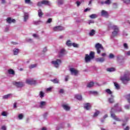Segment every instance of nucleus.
I'll return each instance as SVG.
<instances>
[{
	"mask_svg": "<svg viewBox=\"0 0 130 130\" xmlns=\"http://www.w3.org/2000/svg\"><path fill=\"white\" fill-rule=\"evenodd\" d=\"M54 84H58L59 80L57 78L51 80Z\"/></svg>",
	"mask_w": 130,
	"mask_h": 130,
	"instance_id": "33",
	"label": "nucleus"
},
{
	"mask_svg": "<svg viewBox=\"0 0 130 130\" xmlns=\"http://www.w3.org/2000/svg\"><path fill=\"white\" fill-rule=\"evenodd\" d=\"M100 113V112H99V111H96L93 114V117H96L98 116Z\"/></svg>",
	"mask_w": 130,
	"mask_h": 130,
	"instance_id": "40",
	"label": "nucleus"
},
{
	"mask_svg": "<svg viewBox=\"0 0 130 130\" xmlns=\"http://www.w3.org/2000/svg\"><path fill=\"white\" fill-rule=\"evenodd\" d=\"M37 67V64H32L30 65L28 68L30 69V70H32V69H34Z\"/></svg>",
	"mask_w": 130,
	"mask_h": 130,
	"instance_id": "32",
	"label": "nucleus"
},
{
	"mask_svg": "<svg viewBox=\"0 0 130 130\" xmlns=\"http://www.w3.org/2000/svg\"><path fill=\"white\" fill-rule=\"evenodd\" d=\"M114 86H115L116 89L118 90L119 89V84H118V83H117L116 82H114Z\"/></svg>",
	"mask_w": 130,
	"mask_h": 130,
	"instance_id": "39",
	"label": "nucleus"
},
{
	"mask_svg": "<svg viewBox=\"0 0 130 130\" xmlns=\"http://www.w3.org/2000/svg\"><path fill=\"white\" fill-rule=\"evenodd\" d=\"M108 101H109V103H110V104L114 103V99L113 98H109Z\"/></svg>",
	"mask_w": 130,
	"mask_h": 130,
	"instance_id": "37",
	"label": "nucleus"
},
{
	"mask_svg": "<svg viewBox=\"0 0 130 130\" xmlns=\"http://www.w3.org/2000/svg\"><path fill=\"white\" fill-rule=\"evenodd\" d=\"M129 80V75L128 73H124L123 76L120 77V80L124 85L128 84Z\"/></svg>",
	"mask_w": 130,
	"mask_h": 130,
	"instance_id": "3",
	"label": "nucleus"
},
{
	"mask_svg": "<svg viewBox=\"0 0 130 130\" xmlns=\"http://www.w3.org/2000/svg\"><path fill=\"white\" fill-rule=\"evenodd\" d=\"M88 23L89 25H91V24H94V23H95V21H94V20H88Z\"/></svg>",
	"mask_w": 130,
	"mask_h": 130,
	"instance_id": "50",
	"label": "nucleus"
},
{
	"mask_svg": "<svg viewBox=\"0 0 130 130\" xmlns=\"http://www.w3.org/2000/svg\"><path fill=\"white\" fill-rule=\"evenodd\" d=\"M18 119H19V120H21L23 119L24 116L23 115V114H20L18 115Z\"/></svg>",
	"mask_w": 130,
	"mask_h": 130,
	"instance_id": "44",
	"label": "nucleus"
},
{
	"mask_svg": "<svg viewBox=\"0 0 130 130\" xmlns=\"http://www.w3.org/2000/svg\"><path fill=\"white\" fill-rule=\"evenodd\" d=\"M95 30L92 29L90 32H89V36H94L95 35Z\"/></svg>",
	"mask_w": 130,
	"mask_h": 130,
	"instance_id": "34",
	"label": "nucleus"
},
{
	"mask_svg": "<svg viewBox=\"0 0 130 130\" xmlns=\"http://www.w3.org/2000/svg\"><path fill=\"white\" fill-rule=\"evenodd\" d=\"M7 22L8 24H11V23H15L16 22V20L12 19L11 17H8L7 19Z\"/></svg>",
	"mask_w": 130,
	"mask_h": 130,
	"instance_id": "18",
	"label": "nucleus"
},
{
	"mask_svg": "<svg viewBox=\"0 0 130 130\" xmlns=\"http://www.w3.org/2000/svg\"><path fill=\"white\" fill-rule=\"evenodd\" d=\"M98 17V15L97 14H92L89 16V18L90 19H96V18Z\"/></svg>",
	"mask_w": 130,
	"mask_h": 130,
	"instance_id": "23",
	"label": "nucleus"
},
{
	"mask_svg": "<svg viewBox=\"0 0 130 130\" xmlns=\"http://www.w3.org/2000/svg\"><path fill=\"white\" fill-rule=\"evenodd\" d=\"M84 108L86 110H90L91 109V104L87 103L84 105Z\"/></svg>",
	"mask_w": 130,
	"mask_h": 130,
	"instance_id": "16",
	"label": "nucleus"
},
{
	"mask_svg": "<svg viewBox=\"0 0 130 130\" xmlns=\"http://www.w3.org/2000/svg\"><path fill=\"white\" fill-rule=\"evenodd\" d=\"M123 46L124 47V48L126 50L127 49H128V45H127V43H124L123 44Z\"/></svg>",
	"mask_w": 130,
	"mask_h": 130,
	"instance_id": "36",
	"label": "nucleus"
},
{
	"mask_svg": "<svg viewBox=\"0 0 130 130\" xmlns=\"http://www.w3.org/2000/svg\"><path fill=\"white\" fill-rule=\"evenodd\" d=\"M122 111L121 107H118V104H116L113 108H112L110 111L111 117L116 121H121V120L116 117L114 112H120Z\"/></svg>",
	"mask_w": 130,
	"mask_h": 130,
	"instance_id": "1",
	"label": "nucleus"
},
{
	"mask_svg": "<svg viewBox=\"0 0 130 130\" xmlns=\"http://www.w3.org/2000/svg\"><path fill=\"white\" fill-rule=\"evenodd\" d=\"M51 63L53 64L55 68H57L59 67V64L61 63V60L57 59L56 61H52Z\"/></svg>",
	"mask_w": 130,
	"mask_h": 130,
	"instance_id": "6",
	"label": "nucleus"
},
{
	"mask_svg": "<svg viewBox=\"0 0 130 130\" xmlns=\"http://www.w3.org/2000/svg\"><path fill=\"white\" fill-rule=\"evenodd\" d=\"M58 54L59 57H62V56H63L67 54V51H66V49H62L60 50Z\"/></svg>",
	"mask_w": 130,
	"mask_h": 130,
	"instance_id": "10",
	"label": "nucleus"
},
{
	"mask_svg": "<svg viewBox=\"0 0 130 130\" xmlns=\"http://www.w3.org/2000/svg\"><path fill=\"white\" fill-rule=\"evenodd\" d=\"M128 119H129V118L126 117H125L124 120H121V121H123V122H126L128 121Z\"/></svg>",
	"mask_w": 130,
	"mask_h": 130,
	"instance_id": "48",
	"label": "nucleus"
},
{
	"mask_svg": "<svg viewBox=\"0 0 130 130\" xmlns=\"http://www.w3.org/2000/svg\"><path fill=\"white\" fill-rule=\"evenodd\" d=\"M28 19H29V15H28V14H25L24 16V22H27Z\"/></svg>",
	"mask_w": 130,
	"mask_h": 130,
	"instance_id": "29",
	"label": "nucleus"
},
{
	"mask_svg": "<svg viewBox=\"0 0 130 130\" xmlns=\"http://www.w3.org/2000/svg\"><path fill=\"white\" fill-rule=\"evenodd\" d=\"M70 71L71 73V75H73L74 76H77L78 75V73H79V71L78 70H75V68H70Z\"/></svg>",
	"mask_w": 130,
	"mask_h": 130,
	"instance_id": "11",
	"label": "nucleus"
},
{
	"mask_svg": "<svg viewBox=\"0 0 130 130\" xmlns=\"http://www.w3.org/2000/svg\"><path fill=\"white\" fill-rule=\"evenodd\" d=\"M9 75H15V71L13 69L8 70Z\"/></svg>",
	"mask_w": 130,
	"mask_h": 130,
	"instance_id": "30",
	"label": "nucleus"
},
{
	"mask_svg": "<svg viewBox=\"0 0 130 130\" xmlns=\"http://www.w3.org/2000/svg\"><path fill=\"white\" fill-rule=\"evenodd\" d=\"M59 93H60V94H63L64 93V90L63 89H60L59 91Z\"/></svg>",
	"mask_w": 130,
	"mask_h": 130,
	"instance_id": "53",
	"label": "nucleus"
},
{
	"mask_svg": "<svg viewBox=\"0 0 130 130\" xmlns=\"http://www.w3.org/2000/svg\"><path fill=\"white\" fill-rule=\"evenodd\" d=\"M123 2L124 4H126L127 5L130 4V0H123Z\"/></svg>",
	"mask_w": 130,
	"mask_h": 130,
	"instance_id": "46",
	"label": "nucleus"
},
{
	"mask_svg": "<svg viewBox=\"0 0 130 130\" xmlns=\"http://www.w3.org/2000/svg\"><path fill=\"white\" fill-rule=\"evenodd\" d=\"M114 9H117V3H113V4Z\"/></svg>",
	"mask_w": 130,
	"mask_h": 130,
	"instance_id": "56",
	"label": "nucleus"
},
{
	"mask_svg": "<svg viewBox=\"0 0 130 130\" xmlns=\"http://www.w3.org/2000/svg\"><path fill=\"white\" fill-rule=\"evenodd\" d=\"M102 5H104L105 4L106 5H110L111 4V0H107L105 2H101Z\"/></svg>",
	"mask_w": 130,
	"mask_h": 130,
	"instance_id": "21",
	"label": "nucleus"
},
{
	"mask_svg": "<svg viewBox=\"0 0 130 130\" xmlns=\"http://www.w3.org/2000/svg\"><path fill=\"white\" fill-rule=\"evenodd\" d=\"M106 92L109 94V95H111L112 94V91L110 90V89H106Z\"/></svg>",
	"mask_w": 130,
	"mask_h": 130,
	"instance_id": "42",
	"label": "nucleus"
},
{
	"mask_svg": "<svg viewBox=\"0 0 130 130\" xmlns=\"http://www.w3.org/2000/svg\"><path fill=\"white\" fill-rule=\"evenodd\" d=\"M89 56L92 59L95 57V52L93 51H90L89 53Z\"/></svg>",
	"mask_w": 130,
	"mask_h": 130,
	"instance_id": "24",
	"label": "nucleus"
},
{
	"mask_svg": "<svg viewBox=\"0 0 130 130\" xmlns=\"http://www.w3.org/2000/svg\"><path fill=\"white\" fill-rule=\"evenodd\" d=\"M38 16L40 18H42V16H43V13H42L41 9L38 10Z\"/></svg>",
	"mask_w": 130,
	"mask_h": 130,
	"instance_id": "25",
	"label": "nucleus"
},
{
	"mask_svg": "<svg viewBox=\"0 0 130 130\" xmlns=\"http://www.w3.org/2000/svg\"><path fill=\"white\" fill-rule=\"evenodd\" d=\"M125 55H126L127 56H130V50L128 51H126L125 53Z\"/></svg>",
	"mask_w": 130,
	"mask_h": 130,
	"instance_id": "52",
	"label": "nucleus"
},
{
	"mask_svg": "<svg viewBox=\"0 0 130 130\" xmlns=\"http://www.w3.org/2000/svg\"><path fill=\"white\" fill-rule=\"evenodd\" d=\"M39 96L40 98H43V97H44V92H43L42 91H40Z\"/></svg>",
	"mask_w": 130,
	"mask_h": 130,
	"instance_id": "43",
	"label": "nucleus"
},
{
	"mask_svg": "<svg viewBox=\"0 0 130 130\" xmlns=\"http://www.w3.org/2000/svg\"><path fill=\"white\" fill-rule=\"evenodd\" d=\"M53 31H63L64 30V27L61 26H55L53 28Z\"/></svg>",
	"mask_w": 130,
	"mask_h": 130,
	"instance_id": "9",
	"label": "nucleus"
},
{
	"mask_svg": "<svg viewBox=\"0 0 130 130\" xmlns=\"http://www.w3.org/2000/svg\"><path fill=\"white\" fill-rule=\"evenodd\" d=\"M11 96H12V93H9L3 96V99H9Z\"/></svg>",
	"mask_w": 130,
	"mask_h": 130,
	"instance_id": "22",
	"label": "nucleus"
},
{
	"mask_svg": "<svg viewBox=\"0 0 130 130\" xmlns=\"http://www.w3.org/2000/svg\"><path fill=\"white\" fill-rule=\"evenodd\" d=\"M45 106H46V102L41 101L40 103V108L43 109L44 108H45Z\"/></svg>",
	"mask_w": 130,
	"mask_h": 130,
	"instance_id": "13",
	"label": "nucleus"
},
{
	"mask_svg": "<svg viewBox=\"0 0 130 130\" xmlns=\"http://www.w3.org/2000/svg\"><path fill=\"white\" fill-rule=\"evenodd\" d=\"M76 4L77 7H80V5H81V4H82V3L80 2V1H77L76 2Z\"/></svg>",
	"mask_w": 130,
	"mask_h": 130,
	"instance_id": "54",
	"label": "nucleus"
},
{
	"mask_svg": "<svg viewBox=\"0 0 130 130\" xmlns=\"http://www.w3.org/2000/svg\"><path fill=\"white\" fill-rule=\"evenodd\" d=\"M2 129L3 130H7V127L5 126H2Z\"/></svg>",
	"mask_w": 130,
	"mask_h": 130,
	"instance_id": "63",
	"label": "nucleus"
},
{
	"mask_svg": "<svg viewBox=\"0 0 130 130\" xmlns=\"http://www.w3.org/2000/svg\"><path fill=\"white\" fill-rule=\"evenodd\" d=\"M101 16L102 17H105V18H108L109 17V14H108V12L105 10H102L101 12Z\"/></svg>",
	"mask_w": 130,
	"mask_h": 130,
	"instance_id": "12",
	"label": "nucleus"
},
{
	"mask_svg": "<svg viewBox=\"0 0 130 130\" xmlns=\"http://www.w3.org/2000/svg\"><path fill=\"white\" fill-rule=\"evenodd\" d=\"M94 86V83L93 82H90L88 83L87 85V88H92Z\"/></svg>",
	"mask_w": 130,
	"mask_h": 130,
	"instance_id": "26",
	"label": "nucleus"
},
{
	"mask_svg": "<svg viewBox=\"0 0 130 130\" xmlns=\"http://www.w3.org/2000/svg\"><path fill=\"white\" fill-rule=\"evenodd\" d=\"M13 84L17 88H22V87H24V83L22 82L13 81Z\"/></svg>",
	"mask_w": 130,
	"mask_h": 130,
	"instance_id": "7",
	"label": "nucleus"
},
{
	"mask_svg": "<svg viewBox=\"0 0 130 130\" xmlns=\"http://www.w3.org/2000/svg\"><path fill=\"white\" fill-rule=\"evenodd\" d=\"M125 109H129V105H126L124 106Z\"/></svg>",
	"mask_w": 130,
	"mask_h": 130,
	"instance_id": "58",
	"label": "nucleus"
},
{
	"mask_svg": "<svg viewBox=\"0 0 130 130\" xmlns=\"http://www.w3.org/2000/svg\"><path fill=\"white\" fill-rule=\"evenodd\" d=\"M42 2H38L37 4V6H38V7H41L42 6Z\"/></svg>",
	"mask_w": 130,
	"mask_h": 130,
	"instance_id": "57",
	"label": "nucleus"
},
{
	"mask_svg": "<svg viewBox=\"0 0 130 130\" xmlns=\"http://www.w3.org/2000/svg\"><path fill=\"white\" fill-rule=\"evenodd\" d=\"M25 4H27V5H32V3L31 2V0H25Z\"/></svg>",
	"mask_w": 130,
	"mask_h": 130,
	"instance_id": "38",
	"label": "nucleus"
},
{
	"mask_svg": "<svg viewBox=\"0 0 130 130\" xmlns=\"http://www.w3.org/2000/svg\"><path fill=\"white\" fill-rule=\"evenodd\" d=\"M51 90H52V88L49 87V88H47L46 91H47V92H49V91H51Z\"/></svg>",
	"mask_w": 130,
	"mask_h": 130,
	"instance_id": "59",
	"label": "nucleus"
},
{
	"mask_svg": "<svg viewBox=\"0 0 130 130\" xmlns=\"http://www.w3.org/2000/svg\"><path fill=\"white\" fill-rule=\"evenodd\" d=\"M47 117V113H45L43 115V117L45 119Z\"/></svg>",
	"mask_w": 130,
	"mask_h": 130,
	"instance_id": "60",
	"label": "nucleus"
},
{
	"mask_svg": "<svg viewBox=\"0 0 130 130\" xmlns=\"http://www.w3.org/2000/svg\"><path fill=\"white\" fill-rule=\"evenodd\" d=\"M117 57V61L119 63H122V64H123L124 63V57L121 55H118L116 56Z\"/></svg>",
	"mask_w": 130,
	"mask_h": 130,
	"instance_id": "5",
	"label": "nucleus"
},
{
	"mask_svg": "<svg viewBox=\"0 0 130 130\" xmlns=\"http://www.w3.org/2000/svg\"><path fill=\"white\" fill-rule=\"evenodd\" d=\"M75 98H76V99H77L78 100L81 101L82 100V95L76 94L75 95Z\"/></svg>",
	"mask_w": 130,
	"mask_h": 130,
	"instance_id": "31",
	"label": "nucleus"
},
{
	"mask_svg": "<svg viewBox=\"0 0 130 130\" xmlns=\"http://www.w3.org/2000/svg\"><path fill=\"white\" fill-rule=\"evenodd\" d=\"M105 60V58H104V57H100L95 58V61H96V62H101V63H102V62H104Z\"/></svg>",
	"mask_w": 130,
	"mask_h": 130,
	"instance_id": "14",
	"label": "nucleus"
},
{
	"mask_svg": "<svg viewBox=\"0 0 130 130\" xmlns=\"http://www.w3.org/2000/svg\"><path fill=\"white\" fill-rule=\"evenodd\" d=\"M91 58L89 56V54H85V62H90L91 60Z\"/></svg>",
	"mask_w": 130,
	"mask_h": 130,
	"instance_id": "15",
	"label": "nucleus"
},
{
	"mask_svg": "<svg viewBox=\"0 0 130 130\" xmlns=\"http://www.w3.org/2000/svg\"><path fill=\"white\" fill-rule=\"evenodd\" d=\"M41 23H42V21H41L40 20L34 21L32 22V24H34V25H40V24H41Z\"/></svg>",
	"mask_w": 130,
	"mask_h": 130,
	"instance_id": "20",
	"label": "nucleus"
},
{
	"mask_svg": "<svg viewBox=\"0 0 130 130\" xmlns=\"http://www.w3.org/2000/svg\"><path fill=\"white\" fill-rule=\"evenodd\" d=\"M114 55L112 53H110L109 55V58H111V59H112V58H114Z\"/></svg>",
	"mask_w": 130,
	"mask_h": 130,
	"instance_id": "47",
	"label": "nucleus"
},
{
	"mask_svg": "<svg viewBox=\"0 0 130 130\" xmlns=\"http://www.w3.org/2000/svg\"><path fill=\"white\" fill-rule=\"evenodd\" d=\"M62 107L63 108V109L66 110V111H69V110H70V109H71V108L70 107H69V106L68 105H62Z\"/></svg>",
	"mask_w": 130,
	"mask_h": 130,
	"instance_id": "19",
	"label": "nucleus"
},
{
	"mask_svg": "<svg viewBox=\"0 0 130 130\" xmlns=\"http://www.w3.org/2000/svg\"><path fill=\"white\" fill-rule=\"evenodd\" d=\"M43 52H46L47 51V48L46 47L43 50Z\"/></svg>",
	"mask_w": 130,
	"mask_h": 130,
	"instance_id": "61",
	"label": "nucleus"
},
{
	"mask_svg": "<svg viewBox=\"0 0 130 130\" xmlns=\"http://www.w3.org/2000/svg\"><path fill=\"white\" fill-rule=\"evenodd\" d=\"M72 44H73L71 43V40H68L66 42V45H67V46H69V47L72 46Z\"/></svg>",
	"mask_w": 130,
	"mask_h": 130,
	"instance_id": "41",
	"label": "nucleus"
},
{
	"mask_svg": "<svg viewBox=\"0 0 130 130\" xmlns=\"http://www.w3.org/2000/svg\"><path fill=\"white\" fill-rule=\"evenodd\" d=\"M91 94H93V95H97L98 94V92L97 91H89Z\"/></svg>",
	"mask_w": 130,
	"mask_h": 130,
	"instance_id": "51",
	"label": "nucleus"
},
{
	"mask_svg": "<svg viewBox=\"0 0 130 130\" xmlns=\"http://www.w3.org/2000/svg\"><path fill=\"white\" fill-rule=\"evenodd\" d=\"M2 116H7V113L5 111H4L2 113Z\"/></svg>",
	"mask_w": 130,
	"mask_h": 130,
	"instance_id": "55",
	"label": "nucleus"
},
{
	"mask_svg": "<svg viewBox=\"0 0 130 130\" xmlns=\"http://www.w3.org/2000/svg\"><path fill=\"white\" fill-rule=\"evenodd\" d=\"M52 22V18H49L48 20L46 21L47 24H50Z\"/></svg>",
	"mask_w": 130,
	"mask_h": 130,
	"instance_id": "49",
	"label": "nucleus"
},
{
	"mask_svg": "<svg viewBox=\"0 0 130 130\" xmlns=\"http://www.w3.org/2000/svg\"><path fill=\"white\" fill-rule=\"evenodd\" d=\"M107 72H110V73H111V72H115V69L114 68H110L107 69Z\"/></svg>",
	"mask_w": 130,
	"mask_h": 130,
	"instance_id": "28",
	"label": "nucleus"
},
{
	"mask_svg": "<svg viewBox=\"0 0 130 130\" xmlns=\"http://www.w3.org/2000/svg\"><path fill=\"white\" fill-rule=\"evenodd\" d=\"M124 130H129V127L128 126H126Z\"/></svg>",
	"mask_w": 130,
	"mask_h": 130,
	"instance_id": "64",
	"label": "nucleus"
},
{
	"mask_svg": "<svg viewBox=\"0 0 130 130\" xmlns=\"http://www.w3.org/2000/svg\"><path fill=\"white\" fill-rule=\"evenodd\" d=\"M57 4L58 6H62L63 5V0H57Z\"/></svg>",
	"mask_w": 130,
	"mask_h": 130,
	"instance_id": "27",
	"label": "nucleus"
},
{
	"mask_svg": "<svg viewBox=\"0 0 130 130\" xmlns=\"http://www.w3.org/2000/svg\"><path fill=\"white\" fill-rule=\"evenodd\" d=\"M95 47L97 51V53L98 54H100V53H101V51L100 50L101 49H102V50L104 49V48L102 45L99 43L95 44Z\"/></svg>",
	"mask_w": 130,
	"mask_h": 130,
	"instance_id": "4",
	"label": "nucleus"
},
{
	"mask_svg": "<svg viewBox=\"0 0 130 130\" xmlns=\"http://www.w3.org/2000/svg\"><path fill=\"white\" fill-rule=\"evenodd\" d=\"M108 27L109 30H110L111 29L113 30V31L112 32V35L111 36V39L114 38V37H116V36L118 35V33L119 32V29L117 26L112 25L111 23H109Z\"/></svg>",
	"mask_w": 130,
	"mask_h": 130,
	"instance_id": "2",
	"label": "nucleus"
},
{
	"mask_svg": "<svg viewBox=\"0 0 130 130\" xmlns=\"http://www.w3.org/2000/svg\"><path fill=\"white\" fill-rule=\"evenodd\" d=\"M26 83L28 85H35L36 84V80L32 78L28 79H26Z\"/></svg>",
	"mask_w": 130,
	"mask_h": 130,
	"instance_id": "8",
	"label": "nucleus"
},
{
	"mask_svg": "<svg viewBox=\"0 0 130 130\" xmlns=\"http://www.w3.org/2000/svg\"><path fill=\"white\" fill-rule=\"evenodd\" d=\"M27 42H32V39H26Z\"/></svg>",
	"mask_w": 130,
	"mask_h": 130,
	"instance_id": "62",
	"label": "nucleus"
},
{
	"mask_svg": "<svg viewBox=\"0 0 130 130\" xmlns=\"http://www.w3.org/2000/svg\"><path fill=\"white\" fill-rule=\"evenodd\" d=\"M42 3L43 5H45L46 6H51V3L50 2L47 0H43L42 1Z\"/></svg>",
	"mask_w": 130,
	"mask_h": 130,
	"instance_id": "17",
	"label": "nucleus"
},
{
	"mask_svg": "<svg viewBox=\"0 0 130 130\" xmlns=\"http://www.w3.org/2000/svg\"><path fill=\"white\" fill-rule=\"evenodd\" d=\"M72 46H73V47H76L77 48L79 47V44H76L75 43H72Z\"/></svg>",
	"mask_w": 130,
	"mask_h": 130,
	"instance_id": "45",
	"label": "nucleus"
},
{
	"mask_svg": "<svg viewBox=\"0 0 130 130\" xmlns=\"http://www.w3.org/2000/svg\"><path fill=\"white\" fill-rule=\"evenodd\" d=\"M13 53L14 55H17L18 53H19V49H14L13 50Z\"/></svg>",
	"mask_w": 130,
	"mask_h": 130,
	"instance_id": "35",
	"label": "nucleus"
}]
</instances>
